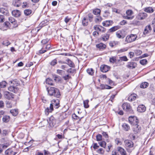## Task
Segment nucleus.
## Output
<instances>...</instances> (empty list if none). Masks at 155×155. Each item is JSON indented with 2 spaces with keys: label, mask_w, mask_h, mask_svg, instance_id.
<instances>
[{
  "label": "nucleus",
  "mask_w": 155,
  "mask_h": 155,
  "mask_svg": "<svg viewBox=\"0 0 155 155\" xmlns=\"http://www.w3.org/2000/svg\"><path fill=\"white\" fill-rule=\"evenodd\" d=\"M59 105V101L58 99H54L51 101V103L50 104L49 107H47L45 110V114L48 115L49 112H51L53 110V106L57 109L58 108Z\"/></svg>",
  "instance_id": "obj_1"
},
{
  "label": "nucleus",
  "mask_w": 155,
  "mask_h": 155,
  "mask_svg": "<svg viewBox=\"0 0 155 155\" xmlns=\"http://www.w3.org/2000/svg\"><path fill=\"white\" fill-rule=\"evenodd\" d=\"M48 93L50 96H54V97L59 98L60 94L59 90L54 87H51L49 89L48 88Z\"/></svg>",
  "instance_id": "obj_2"
},
{
  "label": "nucleus",
  "mask_w": 155,
  "mask_h": 155,
  "mask_svg": "<svg viewBox=\"0 0 155 155\" xmlns=\"http://www.w3.org/2000/svg\"><path fill=\"white\" fill-rule=\"evenodd\" d=\"M68 66L71 67L68 68V73H70L73 74L75 72V70L74 69V64L73 62L71 60L68 59ZM70 78V77L68 74V79Z\"/></svg>",
  "instance_id": "obj_3"
},
{
  "label": "nucleus",
  "mask_w": 155,
  "mask_h": 155,
  "mask_svg": "<svg viewBox=\"0 0 155 155\" xmlns=\"http://www.w3.org/2000/svg\"><path fill=\"white\" fill-rule=\"evenodd\" d=\"M122 107L124 110L128 113H132L133 112L130 104L127 103H123Z\"/></svg>",
  "instance_id": "obj_4"
},
{
  "label": "nucleus",
  "mask_w": 155,
  "mask_h": 155,
  "mask_svg": "<svg viewBox=\"0 0 155 155\" xmlns=\"http://www.w3.org/2000/svg\"><path fill=\"white\" fill-rule=\"evenodd\" d=\"M137 38L136 35L131 34L126 37L125 41L127 43H130L135 41Z\"/></svg>",
  "instance_id": "obj_5"
},
{
  "label": "nucleus",
  "mask_w": 155,
  "mask_h": 155,
  "mask_svg": "<svg viewBox=\"0 0 155 155\" xmlns=\"http://www.w3.org/2000/svg\"><path fill=\"white\" fill-rule=\"evenodd\" d=\"M5 97L8 100H11L14 98V95L8 91H5L4 93Z\"/></svg>",
  "instance_id": "obj_6"
},
{
  "label": "nucleus",
  "mask_w": 155,
  "mask_h": 155,
  "mask_svg": "<svg viewBox=\"0 0 155 155\" xmlns=\"http://www.w3.org/2000/svg\"><path fill=\"white\" fill-rule=\"evenodd\" d=\"M128 119L129 123L133 126L138 123V120L136 117H129Z\"/></svg>",
  "instance_id": "obj_7"
},
{
  "label": "nucleus",
  "mask_w": 155,
  "mask_h": 155,
  "mask_svg": "<svg viewBox=\"0 0 155 155\" xmlns=\"http://www.w3.org/2000/svg\"><path fill=\"white\" fill-rule=\"evenodd\" d=\"M126 15L124 16L125 18L128 20H131L133 19L134 17L131 16L133 14V12L131 10H128L126 12Z\"/></svg>",
  "instance_id": "obj_8"
},
{
  "label": "nucleus",
  "mask_w": 155,
  "mask_h": 155,
  "mask_svg": "<svg viewBox=\"0 0 155 155\" xmlns=\"http://www.w3.org/2000/svg\"><path fill=\"white\" fill-rule=\"evenodd\" d=\"M125 146L126 148H130L133 147L134 143L130 140H126L124 141Z\"/></svg>",
  "instance_id": "obj_9"
},
{
  "label": "nucleus",
  "mask_w": 155,
  "mask_h": 155,
  "mask_svg": "<svg viewBox=\"0 0 155 155\" xmlns=\"http://www.w3.org/2000/svg\"><path fill=\"white\" fill-rule=\"evenodd\" d=\"M48 122L49 123L51 127H53L55 125L56 121L55 118L53 116H52L49 118V121Z\"/></svg>",
  "instance_id": "obj_10"
},
{
  "label": "nucleus",
  "mask_w": 155,
  "mask_h": 155,
  "mask_svg": "<svg viewBox=\"0 0 155 155\" xmlns=\"http://www.w3.org/2000/svg\"><path fill=\"white\" fill-rule=\"evenodd\" d=\"M110 68L109 66L106 65H102L100 67L101 71L103 72H106L110 69Z\"/></svg>",
  "instance_id": "obj_11"
},
{
  "label": "nucleus",
  "mask_w": 155,
  "mask_h": 155,
  "mask_svg": "<svg viewBox=\"0 0 155 155\" xmlns=\"http://www.w3.org/2000/svg\"><path fill=\"white\" fill-rule=\"evenodd\" d=\"M133 131L135 133H138L140 132L141 130V127L138 125V124L133 125Z\"/></svg>",
  "instance_id": "obj_12"
},
{
  "label": "nucleus",
  "mask_w": 155,
  "mask_h": 155,
  "mask_svg": "<svg viewBox=\"0 0 155 155\" xmlns=\"http://www.w3.org/2000/svg\"><path fill=\"white\" fill-rule=\"evenodd\" d=\"M12 15L15 17H18L20 16L21 15V12L18 10H14L12 12Z\"/></svg>",
  "instance_id": "obj_13"
},
{
  "label": "nucleus",
  "mask_w": 155,
  "mask_h": 155,
  "mask_svg": "<svg viewBox=\"0 0 155 155\" xmlns=\"http://www.w3.org/2000/svg\"><path fill=\"white\" fill-rule=\"evenodd\" d=\"M137 66L136 63L134 62H128L126 65V67L130 69L135 68Z\"/></svg>",
  "instance_id": "obj_14"
},
{
  "label": "nucleus",
  "mask_w": 155,
  "mask_h": 155,
  "mask_svg": "<svg viewBox=\"0 0 155 155\" xmlns=\"http://www.w3.org/2000/svg\"><path fill=\"white\" fill-rule=\"evenodd\" d=\"M147 14L144 12H140L138 14V17L139 19L142 20L147 17Z\"/></svg>",
  "instance_id": "obj_15"
},
{
  "label": "nucleus",
  "mask_w": 155,
  "mask_h": 155,
  "mask_svg": "<svg viewBox=\"0 0 155 155\" xmlns=\"http://www.w3.org/2000/svg\"><path fill=\"white\" fill-rule=\"evenodd\" d=\"M146 107L143 104L139 105L137 107V111L140 112H143L145 111Z\"/></svg>",
  "instance_id": "obj_16"
},
{
  "label": "nucleus",
  "mask_w": 155,
  "mask_h": 155,
  "mask_svg": "<svg viewBox=\"0 0 155 155\" xmlns=\"http://www.w3.org/2000/svg\"><path fill=\"white\" fill-rule=\"evenodd\" d=\"M0 12L5 15H8L9 12L8 9L6 8H0Z\"/></svg>",
  "instance_id": "obj_17"
},
{
  "label": "nucleus",
  "mask_w": 155,
  "mask_h": 155,
  "mask_svg": "<svg viewBox=\"0 0 155 155\" xmlns=\"http://www.w3.org/2000/svg\"><path fill=\"white\" fill-rule=\"evenodd\" d=\"M113 23V21L111 20L106 21H104L102 23L103 25L105 27H108L110 25H111Z\"/></svg>",
  "instance_id": "obj_18"
},
{
  "label": "nucleus",
  "mask_w": 155,
  "mask_h": 155,
  "mask_svg": "<svg viewBox=\"0 0 155 155\" xmlns=\"http://www.w3.org/2000/svg\"><path fill=\"white\" fill-rule=\"evenodd\" d=\"M152 30V28L150 25H148L146 26L144 29L143 34L144 35H146L148 33L150 32Z\"/></svg>",
  "instance_id": "obj_19"
},
{
  "label": "nucleus",
  "mask_w": 155,
  "mask_h": 155,
  "mask_svg": "<svg viewBox=\"0 0 155 155\" xmlns=\"http://www.w3.org/2000/svg\"><path fill=\"white\" fill-rule=\"evenodd\" d=\"M96 47L100 50H103L106 48V46L105 44L101 43L97 44L96 45Z\"/></svg>",
  "instance_id": "obj_20"
},
{
  "label": "nucleus",
  "mask_w": 155,
  "mask_h": 155,
  "mask_svg": "<svg viewBox=\"0 0 155 155\" xmlns=\"http://www.w3.org/2000/svg\"><path fill=\"white\" fill-rule=\"evenodd\" d=\"M9 21L12 23L13 24L15 27L18 26V25L17 24V22L15 19L12 17H10L8 18Z\"/></svg>",
  "instance_id": "obj_21"
},
{
  "label": "nucleus",
  "mask_w": 155,
  "mask_h": 155,
  "mask_svg": "<svg viewBox=\"0 0 155 155\" xmlns=\"http://www.w3.org/2000/svg\"><path fill=\"white\" fill-rule=\"evenodd\" d=\"M137 95L135 94H133L130 95L128 99L129 101H132L136 99Z\"/></svg>",
  "instance_id": "obj_22"
},
{
  "label": "nucleus",
  "mask_w": 155,
  "mask_h": 155,
  "mask_svg": "<svg viewBox=\"0 0 155 155\" xmlns=\"http://www.w3.org/2000/svg\"><path fill=\"white\" fill-rule=\"evenodd\" d=\"M8 90L10 91H12L14 93H16L18 90V89L17 87L15 86H11L8 87Z\"/></svg>",
  "instance_id": "obj_23"
},
{
  "label": "nucleus",
  "mask_w": 155,
  "mask_h": 155,
  "mask_svg": "<svg viewBox=\"0 0 155 155\" xmlns=\"http://www.w3.org/2000/svg\"><path fill=\"white\" fill-rule=\"evenodd\" d=\"M118 151L120 152L121 155H127L126 151L125 150L121 147H117Z\"/></svg>",
  "instance_id": "obj_24"
},
{
  "label": "nucleus",
  "mask_w": 155,
  "mask_h": 155,
  "mask_svg": "<svg viewBox=\"0 0 155 155\" xmlns=\"http://www.w3.org/2000/svg\"><path fill=\"white\" fill-rule=\"evenodd\" d=\"M2 121L4 123H7L10 120V117L8 115L4 116L2 119Z\"/></svg>",
  "instance_id": "obj_25"
},
{
  "label": "nucleus",
  "mask_w": 155,
  "mask_h": 155,
  "mask_svg": "<svg viewBox=\"0 0 155 155\" xmlns=\"http://www.w3.org/2000/svg\"><path fill=\"white\" fill-rule=\"evenodd\" d=\"M24 14L26 16H30L32 14V11L30 9H26L24 10Z\"/></svg>",
  "instance_id": "obj_26"
},
{
  "label": "nucleus",
  "mask_w": 155,
  "mask_h": 155,
  "mask_svg": "<svg viewBox=\"0 0 155 155\" xmlns=\"http://www.w3.org/2000/svg\"><path fill=\"white\" fill-rule=\"evenodd\" d=\"M120 26L119 25L114 26L110 29L109 31L110 32H113L120 29Z\"/></svg>",
  "instance_id": "obj_27"
},
{
  "label": "nucleus",
  "mask_w": 155,
  "mask_h": 155,
  "mask_svg": "<svg viewBox=\"0 0 155 155\" xmlns=\"http://www.w3.org/2000/svg\"><path fill=\"white\" fill-rule=\"evenodd\" d=\"M122 126L124 130L126 131L129 130L130 128L129 126L126 123L123 124Z\"/></svg>",
  "instance_id": "obj_28"
},
{
  "label": "nucleus",
  "mask_w": 155,
  "mask_h": 155,
  "mask_svg": "<svg viewBox=\"0 0 155 155\" xmlns=\"http://www.w3.org/2000/svg\"><path fill=\"white\" fill-rule=\"evenodd\" d=\"M116 34L117 37L119 38H124V36L122 35V34L120 31L117 32Z\"/></svg>",
  "instance_id": "obj_29"
},
{
  "label": "nucleus",
  "mask_w": 155,
  "mask_h": 155,
  "mask_svg": "<svg viewBox=\"0 0 155 155\" xmlns=\"http://www.w3.org/2000/svg\"><path fill=\"white\" fill-rule=\"evenodd\" d=\"M82 25L84 26H86L88 24V20L86 17L83 18L82 21Z\"/></svg>",
  "instance_id": "obj_30"
},
{
  "label": "nucleus",
  "mask_w": 155,
  "mask_h": 155,
  "mask_svg": "<svg viewBox=\"0 0 155 155\" xmlns=\"http://www.w3.org/2000/svg\"><path fill=\"white\" fill-rule=\"evenodd\" d=\"M119 44V41H113L110 42L109 43L110 46L113 47L116 45H118Z\"/></svg>",
  "instance_id": "obj_31"
},
{
  "label": "nucleus",
  "mask_w": 155,
  "mask_h": 155,
  "mask_svg": "<svg viewBox=\"0 0 155 155\" xmlns=\"http://www.w3.org/2000/svg\"><path fill=\"white\" fill-rule=\"evenodd\" d=\"M144 11L149 13H151L153 12L154 10L152 7H149L145 8Z\"/></svg>",
  "instance_id": "obj_32"
},
{
  "label": "nucleus",
  "mask_w": 155,
  "mask_h": 155,
  "mask_svg": "<svg viewBox=\"0 0 155 155\" xmlns=\"http://www.w3.org/2000/svg\"><path fill=\"white\" fill-rule=\"evenodd\" d=\"M101 10L99 9H96L93 10V13L97 16H99L100 15Z\"/></svg>",
  "instance_id": "obj_33"
},
{
  "label": "nucleus",
  "mask_w": 155,
  "mask_h": 155,
  "mask_svg": "<svg viewBox=\"0 0 155 155\" xmlns=\"http://www.w3.org/2000/svg\"><path fill=\"white\" fill-rule=\"evenodd\" d=\"M109 37V35L107 34H104L102 36V39L104 41H106L107 40Z\"/></svg>",
  "instance_id": "obj_34"
},
{
  "label": "nucleus",
  "mask_w": 155,
  "mask_h": 155,
  "mask_svg": "<svg viewBox=\"0 0 155 155\" xmlns=\"http://www.w3.org/2000/svg\"><path fill=\"white\" fill-rule=\"evenodd\" d=\"M10 112L12 114L15 116H17L18 114V111L17 109L11 110Z\"/></svg>",
  "instance_id": "obj_35"
},
{
  "label": "nucleus",
  "mask_w": 155,
  "mask_h": 155,
  "mask_svg": "<svg viewBox=\"0 0 155 155\" xmlns=\"http://www.w3.org/2000/svg\"><path fill=\"white\" fill-rule=\"evenodd\" d=\"M102 20V17L100 16H97L95 19V21L97 23H98L100 22Z\"/></svg>",
  "instance_id": "obj_36"
},
{
  "label": "nucleus",
  "mask_w": 155,
  "mask_h": 155,
  "mask_svg": "<svg viewBox=\"0 0 155 155\" xmlns=\"http://www.w3.org/2000/svg\"><path fill=\"white\" fill-rule=\"evenodd\" d=\"M13 151L11 149H8L5 151V154L8 155H12Z\"/></svg>",
  "instance_id": "obj_37"
},
{
  "label": "nucleus",
  "mask_w": 155,
  "mask_h": 155,
  "mask_svg": "<svg viewBox=\"0 0 155 155\" xmlns=\"http://www.w3.org/2000/svg\"><path fill=\"white\" fill-rule=\"evenodd\" d=\"M128 59L126 56H123L119 58V59L118 60V61H128Z\"/></svg>",
  "instance_id": "obj_38"
},
{
  "label": "nucleus",
  "mask_w": 155,
  "mask_h": 155,
  "mask_svg": "<svg viewBox=\"0 0 155 155\" xmlns=\"http://www.w3.org/2000/svg\"><path fill=\"white\" fill-rule=\"evenodd\" d=\"M148 83L147 82H144L141 83L140 87L141 88H146L148 86Z\"/></svg>",
  "instance_id": "obj_39"
},
{
  "label": "nucleus",
  "mask_w": 155,
  "mask_h": 155,
  "mask_svg": "<svg viewBox=\"0 0 155 155\" xmlns=\"http://www.w3.org/2000/svg\"><path fill=\"white\" fill-rule=\"evenodd\" d=\"M7 84L6 82L4 81L0 82V88H4L6 87Z\"/></svg>",
  "instance_id": "obj_40"
},
{
  "label": "nucleus",
  "mask_w": 155,
  "mask_h": 155,
  "mask_svg": "<svg viewBox=\"0 0 155 155\" xmlns=\"http://www.w3.org/2000/svg\"><path fill=\"white\" fill-rule=\"evenodd\" d=\"M87 71L88 74L91 75H93L94 74V71L92 68H88L87 69Z\"/></svg>",
  "instance_id": "obj_41"
},
{
  "label": "nucleus",
  "mask_w": 155,
  "mask_h": 155,
  "mask_svg": "<svg viewBox=\"0 0 155 155\" xmlns=\"http://www.w3.org/2000/svg\"><path fill=\"white\" fill-rule=\"evenodd\" d=\"M11 43L8 41V40L7 39L4 40L2 43V44L6 46H8Z\"/></svg>",
  "instance_id": "obj_42"
},
{
  "label": "nucleus",
  "mask_w": 155,
  "mask_h": 155,
  "mask_svg": "<svg viewBox=\"0 0 155 155\" xmlns=\"http://www.w3.org/2000/svg\"><path fill=\"white\" fill-rule=\"evenodd\" d=\"M89 101L88 100H86L84 101V107L85 108H88L89 107V105H88Z\"/></svg>",
  "instance_id": "obj_43"
},
{
  "label": "nucleus",
  "mask_w": 155,
  "mask_h": 155,
  "mask_svg": "<svg viewBox=\"0 0 155 155\" xmlns=\"http://www.w3.org/2000/svg\"><path fill=\"white\" fill-rule=\"evenodd\" d=\"M46 83L51 85H53V81L50 78H48L47 79H46Z\"/></svg>",
  "instance_id": "obj_44"
},
{
  "label": "nucleus",
  "mask_w": 155,
  "mask_h": 155,
  "mask_svg": "<svg viewBox=\"0 0 155 155\" xmlns=\"http://www.w3.org/2000/svg\"><path fill=\"white\" fill-rule=\"evenodd\" d=\"M109 61L110 62L112 63H114L116 62V57L115 56L112 57L110 58Z\"/></svg>",
  "instance_id": "obj_45"
},
{
  "label": "nucleus",
  "mask_w": 155,
  "mask_h": 155,
  "mask_svg": "<svg viewBox=\"0 0 155 155\" xmlns=\"http://www.w3.org/2000/svg\"><path fill=\"white\" fill-rule=\"evenodd\" d=\"M127 50L128 49L127 48H125L122 49H120L118 50L117 51V53H121L123 52L127 51Z\"/></svg>",
  "instance_id": "obj_46"
},
{
  "label": "nucleus",
  "mask_w": 155,
  "mask_h": 155,
  "mask_svg": "<svg viewBox=\"0 0 155 155\" xmlns=\"http://www.w3.org/2000/svg\"><path fill=\"white\" fill-rule=\"evenodd\" d=\"M72 118L74 119H76V120H78V119H79V120H81V119L82 118V117L81 118H80L76 114H73L72 115Z\"/></svg>",
  "instance_id": "obj_47"
},
{
  "label": "nucleus",
  "mask_w": 155,
  "mask_h": 155,
  "mask_svg": "<svg viewBox=\"0 0 155 155\" xmlns=\"http://www.w3.org/2000/svg\"><path fill=\"white\" fill-rule=\"evenodd\" d=\"M100 145L103 147L105 148L106 146V143L104 141H102L99 143Z\"/></svg>",
  "instance_id": "obj_48"
},
{
  "label": "nucleus",
  "mask_w": 155,
  "mask_h": 155,
  "mask_svg": "<svg viewBox=\"0 0 155 155\" xmlns=\"http://www.w3.org/2000/svg\"><path fill=\"white\" fill-rule=\"evenodd\" d=\"M87 16L90 22H91L93 21V15L91 14H89L87 15Z\"/></svg>",
  "instance_id": "obj_49"
},
{
  "label": "nucleus",
  "mask_w": 155,
  "mask_h": 155,
  "mask_svg": "<svg viewBox=\"0 0 155 155\" xmlns=\"http://www.w3.org/2000/svg\"><path fill=\"white\" fill-rule=\"evenodd\" d=\"M101 86L103 89H110L111 88V87L107 85L103 84L101 85Z\"/></svg>",
  "instance_id": "obj_50"
},
{
  "label": "nucleus",
  "mask_w": 155,
  "mask_h": 155,
  "mask_svg": "<svg viewBox=\"0 0 155 155\" xmlns=\"http://www.w3.org/2000/svg\"><path fill=\"white\" fill-rule=\"evenodd\" d=\"M140 63L141 64L144 65L147 63V60L146 59H143L140 61Z\"/></svg>",
  "instance_id": "obj_51"
},
{
  "label": "nucleus",
  "mask_w": 155,
  "mask_h": 155,
  "mask_svg": "<svg viewBox=\"0 0 155 155\" xmlns=\"http://www.w3.org/2000/svg\"><path fill=\"white\" fill-rule=\"evenodd\" d=\"M97 152L98 153L103 154L104 153V150L102 148H100L97 150Z\"/></svg>",
  "instance_id": "obj_52"
},
{
  "label": "nucleus",
  "mask_w": 155,
  "mask_h": 155,
  "mask_svg": "<svg viewBox=\"0 0 155 155\" xmlns=\"http://www.w3.org/2000/svg\"><path fill=\"white\" fill-rule=\"evenodd\" d=\"M61 78L60 77L55 75L54 76V80L56 82L59 81L60 80Z\"/></svg>",
  "instance_id": "obj_53"
},
{
  "label": "nucleus",
  "mask_w": 155,
  "mask_h": 155,
  "mask_svg": "<svg viewBox=\"0 0 155 155\" xmlns=\"http://www.w3.org/2000/svg\"><path fill=\"white\" fill-rule=\"evenodd\" d=\"M102 136L100 134H98L96 136L97 140V141H100L102 140Z\"/></svg>",
  "instance_id": "obj_54"
},
{
  "label": "nucleus",
  "mask_w": 155,
  "mask_h": 155,
  "mask_svg": "<svg viewBox=\"0 0 155 155\" xmlns=\"http://www.w3.org/2000/svg\"><path fill=\"white\" fill-rule=\"evenodd\" d=\"M57 63V61L56 59H54L50 62V64L52 66H54Z\"/></svg>",
  "instance_id": "obj_55"
},
{
  "label": "nucleus",
  "mask_w": 155,
  "mask_h": 155,
  "mask_svg": "<svg viewBox=\"0 0 155 155\" xmlns=\"http://www.w3.org/2000/svg\"><path fill=\"white\" fill-rule=\"evenodd\" d=\"M0 28L1 30L3 31H5L7 30L8 29V28H5V25H3V24L2 26H0Z\"/></svg>",
  "instance_id": "obj_56"
},
{
  "label": "nucleus",
  "mask_w": 155,
  "mask_h": 155,
  "mask_svg": "<svg viewBox=\"0 0 155 155\" xmlns=\"http://www.w3.org/2000/svg\"><path fill=\"white\" fill-rule=\"evenodd\" d=\"M6 106L8 108H11L12 107V104L10 102H7L6 103Z\"/></svg>",
  "instance_id": "obj_57"
},
{
  "label": "nucleus",
  "mask_w": 155,
  "mask_h": 155,
  "mask_svg": "<svg viewBox=\"0 0 155 155\" xmlns=\"http://www.w3.org/2000/svg\"><path fill=\"white\" fill-rule=\"evenodd\" d=\"M4 106V103L2 101H0V108H3Z\"/></svg>",
  "instance_id": "obj_58"
},
{
  "label": "nucleus",
  "mask_w": 155,
  "mask_h": 155,
  "mask_svg": "<svg viewBox=\"0 0 155 155\" xmlns=\"http://www.w3.org/2000/svg\"><path fill=\"white\" fill-rule=\"evenodd\" d=\"M44 47L42 48V49L39 51V53L40 54H43L46 51V50H44Z\"/></svg>",
  "instance_id": "obj_59"
},
{
  "label": "nucleus",
  "mask_w": 155,
  "mask_h": 155,
  "mask_svg": "<svg viewBox=\"0 0 155 155\" xmlns=\"http://www.w3.org/2000/svg\"><path fill=\"white\" fill-rule=\"evenodd\" d=\"M28 7V5L26 2H23V5H22V7L23 8H25Z\"/></svg>",
  "instance_id": "obj_60"
},
{
  "label": "nucleus",
  "mask_w": 155,
  "mask_h": 155,
  "mask_svg": "<svg viewBox=\"0 0 155 155\" xmlns=\"http://www.w3.org/2000/svg\"><path fill=\"white\" fill-rule=\"evenodd\" d=\"M48 39H45L41 41V43L43 44H45L47 43L48 42Z\"/></svg>",
  "instance_id": "obj_61"
},
{
  "label": "nucleus",
  "mask_w": 155,
  "mask_h": 155,
  "mask_svg": "<svg viewBox=\"0 0 155 155\" xmlns=\"http://www.w3.org/2000/svg\"><path fill=\"white\" fill-rule=\"evenodd\" d=\"M9 24L10 23L8 21H6L3 23V25L5 26V28H8Z\"/></svg>",
  "instance_id": "obj_62"
},
{
  "label": "nucleus",
  "mask_w": 155,
  "mask_h": 155,
  "mask_svg": "<svg viewBox=\"0 0 155 155\" xmlns=\"http://www.w3.org/2000/svg\"><path fill=\"white\" fill-rule=\"evenodd\" d=\"M127 23V21L125 20H123L120 23L121 25H124Z\"/></svg>",
  "instance_id": "obj_63"
},
{
  "label": "nucleus",
  "mask_w": 155,
  "mask_h": 155,
  "mask_svg": "<svg viewBox=\"0 0 155 155\" xmlns=\"http://www.w3.org/2000/svg\"><path fill=\"white\" fill-rule=\"evenodd\" d=\"M100 26H97V25H95L94 26V28L95 30H99L100 31Z\"/></svg>",
  "instance_id": "obj_64"
}]
</instances>
